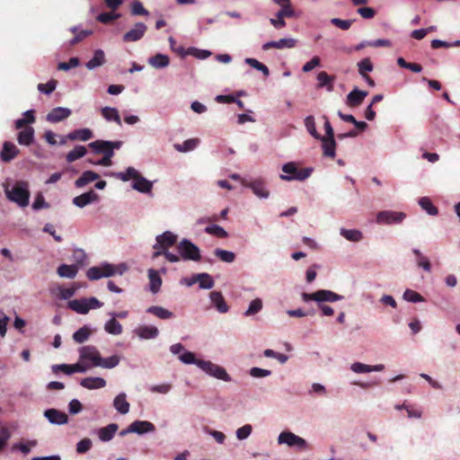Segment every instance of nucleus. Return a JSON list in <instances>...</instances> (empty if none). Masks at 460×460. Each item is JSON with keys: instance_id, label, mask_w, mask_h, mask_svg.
I'll return each instance as SVG.
<instances>
[{"instance_id": "obj_1", "label": "nucleus", "mask_w": 460, "mask_h": 460, "mask_svg": "<svg viewBox=\"0 0 460 460\" xmlns=\"http://www.w3.org/2000/svg\"><path fill=\"white\" fill-rule=\"evenodd\" d=\"M119 357L112 355L103 358L100 352L93 346H84L80 349L79 361L75 364H62L55 366L53 368L60 369L64 374H74L75 372H85L93 367H101L103 368H112L119 363Z\"/></svg>"}, {"instance_id": "obj_2", "label": "nucleus", "mask_w": 460, "mask_h": 460, "mask_svg": "<svg viewBox=\"0 0 460 460\" xmlns=\"http://www.w3.org/2000/svg\"><path fill=\"white\" fill-rule=\"evenodd\" d=\"M4 192L9 200L18 204L20 207L28 206L30 190L27 181H19L12 189H9L7 185H4Z\"/></svg>"}, {"instance_id": "obj_3", "label": "nucleus", "mask_w": 460, "mask_h": 460, "mask_svg": "<svg viewBox=\"0 0 460 460\" xmlns=\"http://www.w3.org/2000/svg\"><path fill=\"white\" fill-rule=\"evenodd\" d=\"M282 172L285 174H281L280 179L284 181H305L310 177L313 169L310 167L298 168L296 163L289 162L282 166Z\"/></svg>"}, {"instance_id": "obj_4", "label": "nucleus", "mask_w": 460, "mask_h": 460, "mask_svg": "<svg viewBox=\"0 0 460 460\" xmlns=\"http://www.w3.org/2000/svg\"><path fill=\"white\" fill-rule=\"evenodd\" d=\"M179 359L185 364H197L207 374H227L223 367L214 365L210 361L196 359L195 354L190 351H183L180 354Z\"/></svg>"}, {"instance_id": "obj_5", "label": "nucleus", "mask_w": 460, "mask_h": 460, "mask_svg": "<svg viewBox=\"0 0 460 460\" xmlns=\"http://www.w3.org/2000/svg\"><path fill=\"white\" fill-rule=\"evenodd\" d=\"M176 248L184 261H199L201 259L199 248L188 239L181 240Z\"/></svg>"}, {"instance_id": "obj_6", "label": "nucleus", "mask_w": 460, "mask_h": 460, "mask_svg": "<svg viewBox=\"0 0 460 460\" xmlns=\"http://www.w3.org/2000/svg\"><path fill=\"white\" fill-rule=\"evenodd\" d=\"M121 141L96 140L89 144V147L97 155H114V149H119Z\"/></svg>"}, {"instance_id": "obj_7", "label": "nucleus", "mask_w": 460, "mask_h": 460, "mask_svg": "<svg viewBox=\"0 0 460 460\" xmlns=\"http://www.w3.org/2000/svg\"><path fill=\"white\" fill-rule=\"evenodd\" d=\"M279 444H286L290 447H296L300 450L309 449L308 443L301 437L290 432L283 431L278 438Z\"/></svg>"}, {"instance_id": "obj_8", "label": "nucleus", "mask_w": 460, "mask_h": 460, "mask_svg": "<svg viewBox=\"0 0 460 460\" xmlns=\"http://www.w3.org/2000/svg\"><path fill=\"white\" fill-rule=\"evenodd\" d=\"M302 298L304 301H316V302H335L342 298L341 296L325 289L318 290L314 293H303Z\"/></svg>"}, {"instance_id": "obj_9", "label": "nucleus", "mask_w": 460, "mask_h": 460, "mask_svg": "<svg viewBox=\"0 0 460 460\" xmlns=\"http://www.w3.org/2000/svg\"><path fill=\"white\" fill-rule=\"evenodd\" d=\"M117 272L116 267L111 264H104L101 267H91L86 272V277L90 280H97L104 277L113 276Z\"/></svg>"}, {"instance_id": "obj_10", "label": "nucleus", "mask_w": 460, "mask_h": 460, "mask_svg": "<svg viewBox=\"0 0 460 460\" xmlns=\"http://www.w3.org/2000/svg\"><path fill=\"white\" fill-rule=\"evenodd\" d=\"M406 217L405 213L396 211H381L377 214L376 221L379 224H398Z\"/></svg>"}, {"instance_id": "obj_11", "label": "nucleus", "mask_w": 460, "mask_h": 460, "mask_svg": "<svg viewBox=\"0 0 460 460\" xmlns=\"http://www.w3.org/2000/svg\"><path fill=\"white\" fill-rule=\"evenodd\" d=\"M176 241L177 235L170 231H166L156 237V243L154 245V249L167 251L176 243Z\"/></svg>"}, {"instance_id": "obj_12", "label": "nucleus", "mask_w": 460, "mask_h": 460, "mask_svg": "<svg viewBox=\"0 0 460 460\" xmlns=\"http://www.w3.org/2000/svg\"><path fill=\"white\" fill-rule=\"evenodd\" d=\"M146 30L147 27L145 23L137 22L135 24L134 28L123 35V40L125 42L137 41L144 37Z\"/></svg>"}, {"instance_id": "obj_13", "label": "nucleus", "mask_w": 460, "mask_h": 460, "mask_svg": "<svg viewBox=\"0 0 460 460\" xmlns=\"http://www.w3.org/2000/svg\"><path fill=\"white\" fill-rule=\"evenodd\" d=\"M20 153L18 147L12 142L5 141L3 144V148L0 152V160L8 163L14 159Z\"/></svg>"}, {"instance_id": "obj_14", "label": "nucleus", "mask_w": 460, "mask_h": 460, "mask_svg": "<svg viewBox=\"0 0 460 460\" xmlns=\"http://www.w3.org/2000/svg\"><path fill=\"white\" fill-rule=\"evenodd\" d=\"M71 115V110L68 108L57 107L52 109L46 117L50 123H58L68 118Z\"/></svg>"}, {"instance_id": "obj_15", "label": "nucleus", "mask_w": 460, "mask_h": 460, "mask_svg": "<svg viewBox=\"0 0 460 460\" xmlns=\"http://www.w3.org/2000/svg\"><path fill=\"white\" fill-rule=\"evenodd\" d=\"M99 200V195L94 190H90L73 199V204L78 208H84Z\"/></svg>"}, {"instance_id": "obj_16", "label": "nucleus", "mask_w": 460, "mask_h": 460, "mask_svg": "<svg viewBox=\"0 0 460 460\" xmlns=\"http://www.w3.org/2000/svg\"><path fill=\"white\" fill-rule=\"evenodd\" d=\"M44 416L52 424L62 425L68 422L67 415L57 409H48L44 411Z\"/></svg>"}, {"instance_id": "obj_17", "label": "nucleus", "mask_w": 460, "mask_h": 460, "mask_svg": "<svg viewBox=\"0 0 460 460\" xmlns=\"http://www.w3.org/2000/svg\"><path fill=\"white\" fill-rule=\"evenodd\" d=\"M367 94V91L355 88L347 95L346 103L349 107H358L363 102Z\"/></svg>"}, {"instance_id": "obj_18", "label": "nucleus", "mask_w": 460, "mask_h": 460, "mask_svg": "<svg viewBox=\"0 0 460 460\" xmlns=\"http://www.w3.org/2000/svg\"><path fill=\"white\" fill-rule=\"evenodd\" d=\"M199 283L200 288L210 289L214 287V280L208 273H199L194 275L191 281L188 283L189 286Z\"/></svg>"}, {"instance_id": "obj_19", "label": "nucleus", "mask_w": 460, "mask_h": 460, "mask_svg": "<svg viewBox=\"0 0 460 460\" xmlns=\"http://www.w3.org/2000/svg\"><path fill=\"white\" fill-rule=\"evenodd\" d=\"M296 40L295 39H280L278 41H268L266 43L263 44L262 46V49L263 50H268L270 49H284V48H288V49H291V48H294L296 46Z\"/></svg>"}, {"instance_id": "obj_20", "label": "nucleus", "mask_w": 460, "mask_h": 460, "mask_svg": "<svg viewBox=\"0 0 460 460\" xmlns=\"http://www.w3.org/2000/svg\"><path fill=\"white\" fill-rule=\"evenodd\" d=\"M22 128L17 135V141L22 146H30L34 141V128L31 126H25Z\"/></svg>"}, {"instance_id": "obj_21", "label": "nucleus", "mask_w": 460, "mask_h": 460, "mask_svg": "<svg viewBox=\"0 0 460 460\" xmlns=\"http://www.w3.org/2000/svg\"><path fill=\"white\" fill-rule=\"evenodd\" d=\"M155 426L153 423L146 420H135L129 425V431L132 433L144 434L146 432L154 431Z\"/></svg>"}, {"instance_id": "obj_22", "label": "nucleus", "mask_w": 460, "mask_h": 460, "mask_svg": "<svg viewBox=\"0 0 460 460\" xmlns=\"http://www.w3.org/2000/svg\"><path fill=\"white\" fill-rule=\"evenodd\" d=\"M132 187L139 192L149 193L153 188V183L138 173L133 181Z\"/></svg>"}, {"instance_id": "obj_23", "label": "nucleus", "mask_w": 460, "mask_h": 460, "mask_svg": "<svg viewBox=\"0 0 460 460\" xmlns=\"http://www.w3.org/2000/svg\"><path fill=\"white\" fill-rule=\"evenodd\" d=\"M243 184L251 188L252 192L259 198H268L270 195V192L265 188V183L261 180H257L249 183L243 182Z\"/></svg>"}, {"instance_id": "obj_24", "label": "nucleus", "mask_w": 460, "mask_h": 460, "mask_svg": "<svg viewBox=\"0 0 460 460\" xmlns=\"http://www.w3.org/2000/svg\"><path fill=\"white\" fill-rule=\"evenodd\" d=\"M210 299L219 313H226L229 309L221 292L213 291L210 293Z\"/></svg>"}, {"instance_id": "obj_25", "label": "nucleus", "mask_w": 460, "mask_h": 460, "mask_svg": "<svg viewBox=\"0 0 460 460\" xmlns=\"http://www.w3.org/2000/svg\"><path fill=\"white\" fill-rule=\"evenodd\" d=\"M93 137V133L89 128L75 129L67 135V138L72 141H75V140L87 141Z\"/></svg>"}, {"instance_id": "obj_26", "label": "nucleus", "mask_w": 460, "mask_h": 460, "mask_svg": "<svg viewBox=\"0 0 460 460\" xmlns=\"http://www.w3.org/2000/svg\"><path fill=\"white\" fill-rule=\"evenodd\" d=\"M149 289L153 294H156L162 286V279L157 270L150 269L148 270Z\"/></svg>"}, {"instance_id": "obj_27", "label": "nucleus", "mask_w": 460, "mask_h": 460, "mask_svg": "<svg viewBox=\"0 0 460 460\" xmlns=\"http://www.w3.org/2000/svg\"><path fill=\"white\" fill-rule=\"evenodd\" d=\"M351 370L355 373L381 372L385 370V366L382 364L371 366L358 362L351 365Z\"/></svg>"}, {"instance_id": "obj_28", "label": "nucleus", "mask_w": 460, "mask_h": 460, "mask_svg": "<svg viewBox=\"0 0 460 460\" xmlns=\"http://www.w3.org/2000/svg\"><path fill=\"white\" fill-rule=\"evenodd\" d=\"M322 148L324 156L334 158L336 150V142L334 138H324L322 137Z\"/></svg>"}, {"instance_id": "obj_29", "label": "nucleus", "mask_w": 460, "mask_h": 460, "mask_svg": "<svg viewBox=\"0 0 460 460\" xmlns=\"http://www.w3.org/2000/svg\"><path fill=\"white\" fill-rule=\"evenodd\" d=\"M118 429L119 426L115 423L109 424L108 426L100 429L98 431L99 438L103 442L111 440Z\"/></svg>"}, {"instance_id": "obj_30", "label": "nucleus", "mask_w": 460, "mask_h": 460, "mask_svg": "<svg viewBox=\"0 0 460 460\" xmlns=\"http://www.w3.org/2000/svg\"><path fill=\"white\" fill-rule=\"evenodd\" d=\"M81 385L87 389H97L104 387L106 385V381L98 376H89L81 380Z\"/></svg>"}, {"instance_id": "obj_31", "label": "nucleus", "mask_w": 460, "mask_h": 460, "mask_svg": "<svg viewBox=\"0 0 460 460\" xmlns=\"http://www.w3.org/2000/svg\"><path fill=\"white\" fill-rule=\"evenodd\" d=\"M99 174L93 171H85L83 174L75 181L76 188H83L88 183L99 179Z\"/></svg>"}, {"instance_id": "obj_32", "label": "nucleus", "mask_w": 460, "mask_h": 460, "mask_svg": "<svg viewBox=\"0 0 460 460\" xmlns=\"http://www.w3.org/2000/svg\"><path fill=\"white\" fill-rule=\"evenodd\" d=\"M105 54L103 50L97 49L93 53V57L90 59L86 64V67L90 70H93L98 66H102L105 63Z\"/></svg>"}, {"instance_id": "obj_33", "label": "nucleus", "mask_w": 460, "mask_h": 460, "mask_svg": "<svg viewBox=\"0 0 460 460\" xmlns=\"http://www.w3.org/2000/svg\"><path fill=\"white\" fill-rule=\"evenodd\" d=\"M102 117L108 121H114L119 126H121V119L116 108L104 107L101 110Z\"/></svg>"}, {"instance_id": "obj_34", "label": "nucleus", "mask_w": 460, "mask_h": 460, "mask_svg": "<svg viewBox=\"0 0 460 460\" xmlns=\"http://www.w3.org/2000/svg\"><path fill=\"white\" fill-rule=\"evenodd\" d=\"M169 57L160 53L151 57L148 60L149 65L155 68L166 67L169 65Z\"/></svg>"}, {"instance_id": "obj_35", "label": "nucleus", "mask_w": 460, "mask_h": 460, "mask_svg": "<svg viewBox=\"0 0 460 460\" xmlns=\"http://www.w3.org/2000/svg\"><path fill=\"white\" fill-rule=\"evenodd\" d=\"M68 307L78 314H85L88 313L87 299L82 298L71 300L68 302Z\"/></svg>"}, {"instance_id": "obj_36", "label": "nucleus", "mask_w": 460, "mask_h": 460, "mask_svg": "<svg viewBox=\"0 0 460 460\" xmlns=\"http://www.w3.org/2000/svg\"><path fill=\"white\" fill-rule=\"evenodd\" d=\"M146 312L163 320L170 319L173 316L172 312L158 305H153L148 307L146 309Z\"/></svg>"}, {"instance_id": "obj_37", "label": "nucleus", "mask_w": 460, "mask_h": 460, "mask_svg": "<svg viewBox=\"0 0 460 460\" xmlns=\"http://www.w3.org/2000/svg\"><path fill=\"white\" fill-rule=\"evenodd\" d=\"M57 271L62 278L74 279L78 272V268L75 265L61 264Z\"/></svg>"}, {"instance_id": "obj_38", "label": "nucleus", "mask_w": 460, "mask_h": 460, "mask_svg": "<svg viewBox=\"0 0 460 460\" xmlns=\"http://www.w3.org/2000/svg\"><path fill=\"white\" fill-rule=\"evenodd\" d=\"M113 405L121 414H126L129 411V403L126 400L125 394H119L118 396H116L113 402Z\"/></svg>"}, {"instance_id": "obj_39", "label": "nucleus", "mask_w": 460, "mask_h": 460, "mask_svg": "<svg viewBox=\"0 0 460 460\" xmlns=\"http://www.w3.org/2000/svg\"><path fill=\"white\" fill-rule=\"evenodd\" d=\"M36 120L34 111L30 110L23 113V118L19 119L15 121V128L17 129H22L23 127L34 123Z\"/></svg>"}, {"instance_id": "obj_40", "label": "nucleus", "mask_w": 460, "mask_h": 460, "mask_svg": "<svg viewBox=\"0 0 460 460\" xmlns=\"http://www.w3.org/2000/svg\"><path fill=\"white\" fill-rule=\"evenodd\" d=\"M317 80L319 82V87L326 86L328 91L333 90L332 83L335 80L334 76L329 75L325 71H322L318 74Z\"/></svg>"}, {"instance_id": "obj_41", "label": "nucleus", "mask_w": 460, "mask_h": 460, "mask_svg": "<svg viewBox=\"0 0 460 460\" xmlns=\"http://www.w3.org/2000/svg\"><path fill=\"white\" fill-rule=\"evenodd\" d=\"M199 143L198 138H190L185 140L182 144H175L174 148L181 153L189 152L195 149Z\"/></svg>"}, {"instance_id": "obj_42", "label": "nucleus", "mask_w": 460, "mask_h": 460, "mask_svg": "<svg viewBox=\"0 0 460 460\" xmlns=\"http://www.w3.org/2000/svg\"><path fill=\"white\" fill-rule=\"evenodd\" d=\"M71 32L75 33V37L70 40V45L74 46L82 40H84L85 38L93 34L92 30H82L79 32H77L76 27H72L70 29Z\"/></svg>"}, {"instance_id": "obj_43", "label": "nucleus", "mask_w": 460, "mask_h": 460, "mask_svg": "<svg viewBox=\"0 0 460 460\" xmlns=\"http://www.w3.org/2000/svg\"><path fill=\"white\" fill-rule=\"evenodd\" d=\"M341 234L349 241L359 242L363 238V234L357 229H341Z\"/></svg>"}, {"instance_id": "obj_44", "label": "nucleus", "mask_w": 460, "mask_h": 460, "mask_svg": "<svg viewBox=\"0 0 460 460\" xmlns=\"http://www.w3.org/2000/svg\"><path fill=\"white\" fill-rule=\"evenodd\" d=\"M87 153V150L83 146H76L73 150L67 153L66 161L68 163H73L75 160L84 156Z\"/></svg>"}, {"instance_id": "obj_45", "label": "nucleus", "mask_w": 460, "mask_h": 460, "mask_svg": "<svg viewBox=\"0 0 460 460\" xmlns=\"http://www.w3.org/2000/svg\"><path fill=\"white\" fill-rule=\"evenodd\" d=\"M158 329L155 326H140L137 334L143 339H152L158 335Z\"/></svg>"}, {"instance_id": "obj_46", "label": "nucleus", "mask_w": 460, "mask_h": 460, "mask_svg": "<svg viewBox=\"0 0 460 460\" xmlns=\"http://www.w3.org/2000/svg\"><path fill=\"white\" fill-rule=\"evenodd\" d=\"M419 204L429 215L435 216L438 213V208L432 204L430 199L428 197L420 198Z\"/></svg>"}, {"instance_id": "obj_47", "label": "nucleus", "mask_w": 460, "mask_h": 460, "mask_svg": "<svg viewBox=\"0 0 460 460\" xmlns=\"http://www.w3.org/2000/svg\"><path fill=\"white\" fill-rule=\"evenodd\" d=\"M214 254L224 262L231 263L235 260V254L233 252L226 251L220 248H217L214 251Z\"/></svg>"}, {"instance_id": "obj_48", "label": "nucleus", "mask_w": 460, "mask_h": 460, "mask_svg": "<svg viewBox=\"0 0 460 460\" xmlns=\"http://www.w3.org/2000/svg\"><path fill=\"white\" fill-rule=\"evenodd\" d=\"M105 331L108 333L118 335L122 332L121 324L114 318L109 320L104 326Z\"/></svg>"}, {"instance_id": "obj_49", "label": "nucleus", "mask_w": 460, "mask_h": 460, "mask_svg": "<svg viewBox=\"0 0 460 460\" xmlns=\"http://www.w3.org/2000/svg\"><path fill=\"white\" fill-rule=\"evenodd\" d=\"M91 331L87 326H83L73 334V339L76 343H83L88 340Z\"/></svg>"}, {"instance_id": "obj_50", "label": "nucleus", "mask_w": 460, "mask_h": 460, "mask_svg": "<svg viewBox=\"0 0 460 460\" xmlns=\"http://www.w3.org/2000/svg\"><path fill=\"white\" fill-rule=\"evenodd\" d=\"M413 253L417 256V264L422 268L425 271L429 272L431 270V264L427 257H425L420 250L414 249Z\"/></svg>"}, {"instance_id": "obj_51", "label": "nucleus", "mask_w": 460, "mask_h": 460, "mask_svg": "<svg viewBox=\"0 0 460 460\" xmlns=\"http://www.w3.org/2000/svg\"><path fill=\"white\" fill-rule=\"evenodd\" d=\"M305 126L307 131L310 133V135L314 137L315 139L322 138L321 134H319L316 130L314 116L310 115L305 119Z\"/></svg>"}, {"instance_id": "obj_52", "label": "nucleus", "mask_w": 460, "mask_h": 460, "mask_svg": "<svg viewBox=\"0 0 460 460\" xmlns=\"http://www.w3.org/2000/svg\"><path fill=\"white\" fill-rule=\"evenodd\" d=\"M358 73L361 76H365L367 73L373 71L374 66L369 58H365L358 63Z\"/></svg>"}, {"instance_id": "obj_53", "label": "nucleus", "mask_w": 460, "mask_h": 460, "mask_svg": "<svg viewBox=\"0 0 460 460\" xmlns=\"http://www.w3.org/2000/svg\"><path fill=\"white\" fill-rule=\"evenodd\" d=\"M245 63L251 66L252 68L261 71L265 76L270 75L269 68L255 58H248L245 59Z\"/></svg>"}, {"instance_id": "obj_54", "label": "nucleus", "mask_w": 460, "mask_h": 460, "mask_svg": "<svg viewBox=\"0 0 460 460\" xmlns=\"http://www.w3.org/2000/svg\"><path fill=\"white\" fill-rule=\"evenodd\" d=\"M139 172L133 167H128L126 172H120L116 173V177L123 181H127L130 179L133 181Z\"/></svg>"}, {"instance_id": "obj_55", "label": "nucleus", "mask_w": 460, "mask_h": 460, "mask_svg": "<svg viewBox=\"0 0 460 460\" xmlns=\"http://www.w3.org/2000/svg\"><path fill=\"white\" fill-rule=\"evenodd\" d=\"M205 232L213 235H216L219 238L227 237V232L221 226L217 225L208 226L205 228Z\"/></svg>"}, {"instance_id": "obj_56", "label": "nucleus", "mask_w": 460, "mask_h": 460, "mask_svg": "<svg viewBox=\"0 0 460 460\" xmlns=\"http://www.w3.org/2000/svg\"><path fill=\"white\" fill-rule=\"evenodd\" d=\"M262 308V301L260 298H256L252 300L248 309L245 311L244 315L245 316H251L257 313H259Z\"/></svg>"}, {"instance_id": "obj_57", "label": "nucleus", "mask_w": 460, "mask_h": 460, "mask_svg": "<svg viewBox=\"0 0 460 460\" xmlns=\"http://www.w3.org/2000/svg\"><path fill=\"white\" fill-rule=\"evenodd\" d=\"M131 14L146 16L149 14V12L143 6L141 2L135 1L131 4Z\"/></svg>"}, {"instance_id": "obj_58", "label": "nucleus", "mask_w": 460, "mask_h": 460, "mask_svg": "<svg viewBox=\"0 0 460 460\" xmlns=\"http://www.w3.org/2000/svg\"><path fill=\"white\" fill-rule=\"evenodd\" d=\"M403 298L409 302L416 303L424 301L423 296L418 292L407 289L403 294Z\"/></svg>"}, {"instance_id": "obj_59", "label": "nucleus", "mask_w": 460, "mask_h": 460, "mask_svg": "<svg viewBox=\"0 0 460 460\" xmlns=\"http://www.w3.org/2000/svg\"><path fill=\"white\" fill-rule=\"evenodd\" d=\"M57 84L58 82L52 79L47 84H39L38 90L45 94H50L56 89Z\"/></svg>"}, {"instance_id": "obj_60", "label": "nucleus", "mask_w": 460, "mask_h": 460, "mask_svg": "<svg viewBox=\"0 0 460 460\" xmlns=\"http://www.w3.org/2000/svg\"><path fill=\"white\" fill-rule=\"evenodd\" d=\"M119 17L120 13H102L98 15L97 20L102 23L108 24Z\"/></svg>"}, {"instance_id": "obj_61", "label": "nucleus", "mask_w": 460, "mask_h": 460, "mask_svg": "<svg viewBox=\"0 0 460 460\" xmlns=\"http://www.w3.org/2000/svg\"><path fill=\"white\" fill-rule=\"evenodd\" d=\"M354 20H341L340 18H332L331 20V23L343 31H347L349 30L352 23H353Z\"/></svg>"}, {"instance_id": "obj_62", "label": "nucleus", "mask_w": 460, "mask_h": 460, "mask_svg": "<svg viewBox=\"0 0 460 460\" xmlns=\"http://www.w3.org/2000/svg\"><path fill=\"white\" fill-rule=\"evenodd\" d=\"M76 289H77L76 287H70V288L59 287L58 288V296L61 299H69L75 294Z\"/></svg>"}, {"instance_id": "obj_63", "label": "nucleus", "mask_w": 460, "mask_h": 460, "mask_svg": "<svg viewBox=\"0 0 460 460\" xmlns=\"http://www.w3.org/2000/svg\"><path fill=\"white\" fill-rule=\"evenodd\" d=\"M252 428L251 425H249V424L243 425V427L239 428L236 430V437L240 440L245 439L250 436V434L252 433Z\"/></svg>"}, {"instance_id": "obj_64", "label": "nucleus", "mask_w": 460, "mask_h": 460, "mask_svg": "<svg viewBox=\"0 0 460 460\" xmlns=\"http://www.w3.org/2000/svg\"><path fill=\"white\" fill-rule=\"evenodd\" d=\"M92 447V441L90 438H84L80 440L76 445V451L79 454L86 453Z\"/></svg>"}]
</instances>
